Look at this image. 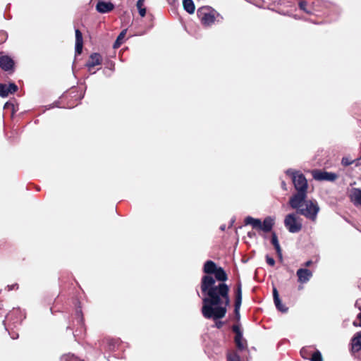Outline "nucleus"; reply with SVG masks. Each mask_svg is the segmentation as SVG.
<instances>
[{
    "label": "nucleus",
    "mask_w": 361,
    "mask_h": 361,
    "mask_svg": "<svg viewBox=\"0 0 361 361\" xmlns=\"http://www.w3.org/2000/svg\"><path fill=\"white\" fill-rule=\"evenodd\" d=\"M219 267L212 260L207 261L203 271L207 275L202 278L201 290L206 295L202 299V313L206 319L217 320L225 317L226 308L229 305V288L224 283L215 285V279L209 276L213 274Z\"/></svg>",
    "instance_id": "nucleus-1"
},
{
    "label": "nucleus",
    "mask_w": 361,
    "mask_h": 361,
    "mask_svg": "<svg viewBox=\"0 0 361 361\" xmlns=\"http://www.w3.org/2000/svg\"><path fill=\"white\" fill-rule=\"evenodd\" d=\"M286 173L291 177L294 188L297 191L290 198L289 204L292 208L298 207L299 203L303 202L307 198L308 187L307 179L302 173L292 169L286 170Z\"/></svg>",
    "instance_id": "nucleus-2"
},
{
    "label": "nucleus",
    "mask_w": 361,
    "mask_h": 361,
    "mask_svg": "<svg viewBox=\"0 0 361 361\" xmlns=\"http://www.w3.org/2000/svg\"><path fill=\"white\" fill-rule=\"evenodd\" d=\"M297 209V213L304 216L306 219L315 222L317 214L320 210L319 206L316 200L306 199L303 202L299 203V207L293 208Z\"/></svg>",
    "instance_id": "nucleus-3"
},
{
    "label": "nucleus",
    "mask_w": 361,
    "mask_h": 361,
    "mask_svg": "<svg viewBox=\"0 0 361 361\" xmlns=\"http://www.w3.org/2000/svg\"><path fill=\"white\" fill-rule=\"evenodd\" d=\"M197 15L201 23L205 27L212 26L220 14L209 6H202L197 11Z\"/></svg>",
    "instance_id": "nucleus-4"
},
{
    "label": "nucleus",
    "mask_w": 361,
    "mask_h": 361,
    "mask_svg": "<svg viewBox=\"0 0 361 361\" xmlns=\"http://www.w3.org/2000/svg\"><path fill=\"white\" fill-rule=\"evenodd\" d=\"M284 225L290 233H298L302 227L301 221L295 214H288L284 219Z\"/></svg>",
    "instance_id": "nucleus-5"
},
{
    "label": "nucleus",
    "mask_w": 361,
    "mask_h": 361,
    "mask_svg": "<svg viewBox=\"0 0 361 361\" xmlns=\"http://www.w3.org/2000/svg\"><path fill=\"white\" fill-rule=\"evenodd\" d=\"M312 175L314 180L319 181L327 180L330 182H334L338 178V175L336 174L335 173L328 172L319 169L313 170L312 171Z\"/></svg>",
    "instance_id": "nucleus-6"
},
{
    "label": "nucleus",
    "mask_w": 361,
    "mask_h": 361,
    "mask_svg": "<svg viewBox=\"0 0 361 361\" xmlns=\"http://www.w3.org/2000/svg\"><path fill=\"white\" fill-rule=\"evenodd\" d=\"M114 5L110 1H105L102 0L98 1L96 5V10L100 13H107L113 11Z\"/></svg>",
    "instance_id": "nucleus-7"
},
{
    "label": "nucleus",
    "mask_w": 361,
    "mask_h": 361,
    "mask_svg": "<svg viewBox=\"0 0 361 361\" xmlns=\"http://www.w3.org/2000/svg\"><path fill=\"white\" fill-rule=\"evenodd\" d=\"M102 62V56L99 53H92L89 57V60L86 63V66L89 71L95 66L100 65Z\"/></svg>",
    "instance_id": "nucleus-8"
},
{
    "label": "nucleus",
    "mask_w": 361,
    "mask_h": 361,
    "mask_svg": "<svg viewBox=\"0 0 361 361\" xmlns=\"http://www.w3.org/2000/svg\"><path fill=\"white\" fill-rule=\"evenodd\" d=\"M296 274L298 278V282L300 283H306L312 276V272L310 270L303 268L299 269Z\"/></svg>",
    "instance_id": "nucleus-9"
},
{
    "label": "nucleus",
    "mask_w": 361,
    "mask_h": 361,
    "mask_svg": "<svg viewBox=\"0 0 361 361\" xmlns=\"http://www.w3.org/2000/svg\"><path fill=\"white\" fill-rule=\"evenodd\" d=\"M275 224V218L271 216H267L264 219L263 221H261V228L259 231L264 233H269L271 231Z\"/></svg>",
    "instance_id": "nucleus-10"
},
{
    "label": "nucleus",
    "mask_w": 361,
    "mask_h": 361,
    "mask_svg": "<svg viewBox=\"0 0 361 361\" xmlns=\"http://www.w3.org/2000/svg\"><path fill=\"white\" fill-rule=\"evenodd\" d=\"M14 66L13 61L8 56L0 55V67L5 71L13 69Z\"/></svg>",
    "instance_id": "nucleus-11"
},
{
    "label": "nucleus",
    "mask_w": 361,
    "mask_h": 361,
    "mask_svg": "<svg viewBox=\"0 0 361 361\" xmlns=\"http://www.w3.org/2000/svg\"><path fill=\"white\" fill-rule=\"evenodd\" d=\"M273 298L276 309L281 312H286L288 311V307H286V305H283L280 300L279 292L276 287L273 288Z\"/></svg>",
    "instance_id": "nucleus-12"
},
{
    "label": "nucleus",
    "mask_w": 361,
    "mask_h": 361,
    "mask_svg": "<svg viewBox=\"0 0 361 361\" xmlns=\"http://www.w3.org/2000/svg\"><path fill=\"white\" fill-rule=\"evenodd\" d=\"M242 303V290H241V285L239 283L237 287L236 290V295H235V308L234 312L235 314V316L239 318L240 317V308Z\"/></svg>",
    "instance_id": "nucleus-13"
},
{
    "label": "nucleus",
    "mask_w": 361,
    "mask_h": 361,
    "mask_svg": "<svg viewBox=\"0 0 361 361\" xmlns=\"http://www.w3.org/2000/svg\"><path fill=\"white\" fill-rule=\"evenodd\" d=\"M350 199L355 206H361V189L353 188Z\"/></svg>",
    "instance_id": "nucleus-14"
},
{
    "label": "nucleus",
    "mask_w": 361,
    "mask_h": 361,
    "mask_svg": "<svg viewBox=\"0 0 361 361\" xmlns=\"http://www.w3.org/2000/svg\"><path fill=\"white\" fill-rule=\"evenodd\" d=\"M352 351L355 353L361 350V331L356 333L351 340Z\"/></svg>",
    "instance_id": "nucleus-15"
},
{
    "label": "nucleus",
    "mask_w": 361,
    "mask_h": 361,
    "mask_svg": "<svg viewBox=\"0 0 361 361\" xmlns=\"http://www.w3.org/2000/svg\"><path fill=\"white\" fill-rule=\"evenodd\" d=\"M83 40L82 32L78 30H75V54H80L82 50Z\"/></svg>",
    "instance_id": "nucleus-16"
},
{
    "label": "nucleus",
    "mask_w": 361,
    "mask_h": 361,
    "mask_svg": "<svg viewBox=\"0 0 361 361\" xmlns=\"http://www.w3.org/2000/svg\"><path fill=\"white\" fill-rule=\"evenodd\" d=\"M245 225H250L254 229L259 230L261 228V219H255L252 216H247L244 220Z\"/></svg>",
    "instance_id": "nucleus-17"
},
{
    "label": "nucleus",
    "mask_w": 361,
    "mask_h": 361,
    "mask_svg": "<svg viewBox=\"0 0 361 361\" xmlns=\"http://www.w3.org/2000/svg\"><path fill=\"white\" fill-rule=\"evenodd\" d=\"M235 343L237 348L240 350H243L247 348V342L243 338V333H238V335H235Z\"/></svg>",
    "instance_id": "nucleus-18"
},
{
    "label": "nucleus",
    "mask_w": 361,
    "mask_h": 361,
    "mask_svg": "<svg viewBox=\"0 0 361 361\" xmlns=\"http://www.w3.org/2000/svg\"><path fill=\"white\" fill-rule=\"evenodd\" d=\"M213 274L215 279L221 282H224L228 279L227 274L222 267H219Z\"/></svg>",
    "instance_id": "nucleus-19"
},
{
    "label": "nucleus",
    "mask_w": 361,
    "mask_h": 361,
    "mask_svg": "<svg viewBox=\"0 0 361 361\" xmlns=\"http://www.w3.org/2000/svg\"><path fill=\"white\" fill-rule=\"evenodd\" d=\"M183 8L190 14H192L195 12V6L192 0H183Z\"/></svg>",
    "instance_id": "nucleus-20"
},
{
    "label": "nucleus",
    "mask_w": 361,
    "mask_h": 361,
    "mask_svg": "<svg viewBox=\"0 0 361 361\" xmlns=\"http://www.w3.org/2000/svg\"><path fill=\"white\" fill-rule=\"evenodd\" d=\"M15 314L16 316H19V318L14 319L13 321V325L14 327H16V324L17 323H20L21 321L23 320V315L21 314V312L20 310H14L13 313L11 314H8V316L6 317V319L7 320H11L12 319V316Z\"/></svg>",
    "instance_id": "nucleus-21"
},
{
    "label": "nucleus",
    "mask_w": 361,
    "mask_h": 361,
    "mask_svg": "<svg viewBox=\"0 0 361 361\" xmlns=\"http://www.w3.org/2000/svg\"><path fill=\"white\" fill-rule=\"evenodd\" d=\"M271 243L274 245L277 254L281 257V249L278 240L277 235L275 233H273L271 235Z\"/></svg>",
    "instance_id": "nucleus-22"
},
{
    "label": "nucleus",
    "mask_w": 361,
    "mask_h": 361,
    "mask_svg": "<svg viewBox=\"0 0 361 361\" xmlns=\"http://www.w3.org/2000/svg\"><path fill=\"white\" fill-rule=\"evenodd\" d=\"M145 0H137L136 6L141 17L146 15V8L144 7Z\"/></svg>",
    "instance_id": "nucleus-23"
},
{
    "label": "nucleus",
    "mask_w": 361,
    "mask_h": 361,
    "mask_svg": "<svg viewBox=\"0 0 361 361\" xmlns=\"http://www.w3.org/2000/svg\"><path fill=\"white\" fill-rule=\"evenodd\" d=\"M126 34V30H124L118 35L116 40L115 41V42L114 44V48L116 49L121 46V44L123 43V39L125 37Z\"/></svg>",
    "instance_id": "nucleus-24"
},
{
    "label": "nucleus",
    "mask_w": 361,
    "mask_h": 361,
    "mask_svg": "<svg viewBox=\"0 0 361 361\" xmlns=\"http://www.w3.org/2000/svg\"><path fill=\"white\" fill-rule=\"evenodd\" d=\"M61 361H82L78 357H75L73 354L68 353L63 355L61 358Z\"/></svg>",
    "instance_id": "nucleus-25"
},
{
    "label": "nucleus",
    "mask_w": 361,
    "mask_h": 361,
    "mask_svg": "<svg viewBox=\"0 0 361 361\" xmlns=\"http://www.w3.org/2000/svg\"><path fill=\"white\" fill-rule=\"evenodd\" d=\"M8 95V87L6 84L0 83V96L1 97H6Z\"/></svg>",
    "instance_id": "nucleus-26"
},
{
    "label": "nucleus",
    "mask_w": 361,
    "mask_h": 361,
    "mask_svg": "<svg viewBox=\"0 0 361 361\" xmlns=\"http://www.w3.org/2000/svg\"><path fill=\"white\" fill-rule=\"evenodd\" d=\"M310 360L311 361H323L321 353L319 350H317L316 352H314L312 354V357L310 358Z\"/></svg>",
    "instance_id": "nucleus-27"
},
{
    "label": "nucleus",
    "mask_w": 361,
    "mask_h": 361,
    "mask_svg": "<svg viewBox=\"0 0 361 361\" xmlns=\"http://www.w3.org/2000/svg\"><path fill=\"white\" fill-rule=\"evenodd\" d=\"M75 317H76L78 324L82 325L83 324V317H82V314L81 310L78 309L76 310Z\"/></svg>",
    "instance_id": "nucleus-28"
},
{
    "label": "nucleus",
    "mask_w": 361,
    "mask_h": 361,
    "mask_svg": "<svg viewBox=\"0 0 361 361\" xmlns=\"http://www.w3.org/2000/svg\"><path fill=\"white\" fill-rule=\"evenodd\" d=\"M354 162H355V160H352L348 157H344L341 159V164L344 166H348L353 164Z\"/></svg>",
    "instance_id": "nucleus-29"
},
{
    "label": "nucleus",
    "mask_w": 361,
    "mask_h": 361,
    "mask_svg": "<svg viewBox=\"0 0 361 361\" xmlns=\"http://www.w3.org/2000/svg\"><path fill=\"white\" fill-rule=\"evenodd\" d=\"M307 4V3L306 1H300L299 2V8L305 13H310L311 12L306 8Z\"/></svg>",
    "instance_id": "nucleus-30"
},
{
    "label": "nucleus",
    "mask_w": 361,
    "mask_h": 361,
    "mask_svg": "<svg viewBox=\"0 0 361 361\" xmlns=\"http://www.w3.org/2000/svg\"><path fill=\"white\" fill-rule=\"evenodd\" d=\"M8 87V93H14L18 90V86L14 83H9Z\"/></svg>",
    "instance_id": "nucleus-31"
},
{
    "label": "nucleus",
    "mask_w": 361,
    "mask_h": 361,
    "mask_svg": "<svg viewBox=\"0 0 361 361\" xmlns=\"http://www.w3.org/2000/svg\"><path fill=\"white\" fill-rule=\"evenodd\" d=\"M106 341L109 344V349L110 350H114L117 341L114 339H110V338L106 339Z\"/></svg>",
    "instance_id": "nucleus-32"
},
{
    "label": "nucleus",
    "mask_w": 361,
    "mask_h": 361,
    "mask_svg": "<svg viewBox=\"0 0 361 361\" xmlns=\"http://www.w3.org/2000/svg\"><path fill=\"white\" fill-rule=\"evenodd\" d=\"M228 361H240V357L237 354L228 355Z\"/></svg>",
    "instance_id": "nucleus-33"
},
{
    "label": "nucleus",
    "mask_w": 361,
    "mask_h": 361,
    "mask_svg": "<svg viewBox=\"0 0 361 361\" xmlns=\"http://www.w3.org/2000/svg\"><path fill=\"white\" fill-rule=\"evenodd\" d=\"M266 261H267V264L271 267L274 266V264H275L274 259L269 257V255L266 256Z\"/></svg>",
    "instance_id": "nucleus-34"
},
{
    "label": "nucleus",
    "mask_w": 361,
    "mask_h": 361,
    "mask_svg": "<svg viewBox=\"0 0 361 361\" xmlns=\"http://www.w3.org/2000/svg\"><path fill=\"white\" fill-rule=\"evenodd\" d=\"M300 354L302 355V357L305 359H308V353H307V349L306 348H302L301 350H300Z\"/></svg>",
    "instance_id": "nucleus-35"
},
{
    "label": "nucleus",
    "mask_w": 361,
    "mask_h": 361,
    "mask_svg": "<svg viewBox=\"0 0 361 361\" xmlns=\"http://www.w3.org/2000/svg\"><path fill=\"white\" fill-rule=\"evenodd\" d=\"M357 318L359 319L360 322L357 323L356 321H354L353 324L355 326L361 327V312L357 314Z\"/></svg>",
    "instance_id": "nucleus-36"
},
{
    "label": "nucleus",
    "mask_w": 361,
    "mask_h": 361,
    "mask_svg": "<svg viewBox=\"0 0 361 361\" xmlns=\"http://www.w3.org/2000/svg\"><path fill=\"white\" fill-rule=\"evenodd\" d=\"M233 331L235 333V335H238V333H242V331H240L239 326H237V325H234L233 326Z\"/></svg>",
    "instance_id": "nucleus-37"
},
{
    "label": "nucleus",
    "mask_w": 361,
    "mask_h": 361,
    "mask_svg": "<svg viewBox=\"0 0 361 361\" xmlns=\"http://www.w3.org/2000/svg\"><path fill=\"white\" fill-rule=\"evenodd\" d=\"M18 288V286L17 283H15V284H13L11 286H8V290H13L15 288Z\"/></svg>",
    "instance_id": "nucleus-38"
},
{
    "label": "nucleus",
    "mask_w": 361,
    "mask_h": 361,
    "mask_svg": "<svg viewBox=\"0 0 361 361\" xmlns=\"http://www.w3.org/2000/svg\"><path fill=\"white\" fill-rule=\"evenodd\" d=\"M9 334L11 335V338H13V339H16L18 338V334L16 332H13V333L9 332Z\"/></svg>",
    "instance_id": "nucleus-39"
},
{
    "label": "nucleus",
    "mask_w": 361,
    "mask_h": 361,
    "mask_svg": "<svg viewBox=\"0 0 361 361\" xmlns=\"http://www.w3.org/2000/svg\"><path fill=\"white\" fill-rule=\"evenodd\" d=\"M223 325V322H221V321H218L216 322L215 324V326L218 328V329H220Z\"/></svg>",
    "instance_id": "nucleus-40"
},
{
    "label": "nucleus",
    "mask_w": 361,
    "mask_h": 361,
    "mask_svg": "<svg viewBox=\"0 0 361 361\" xmlns=\"http://www.w3.org/2000/svg\"><path fill=\"white\" fill-rule=\"evenodd\" d=\"M312 262L311 260H308L305 263V267H310L312 264Z\"/></svg>",
    "instance_id": "nucleus-41"
},
{
    "label": "nucleus",
    "mask_w": 361,
    "mask_h": 361,
    "mask_svg": "<svg viewBox=\"0 0 361 361\" xmlns=\"http://www.w3.org/2000/svg\"><path fill=\"white\" fill-rule=\"evenodd\" d=\"M13 106V104H11V103H9V102H6V103L5 104L4 108H9V106Z\"/></svg>",
    "instance_id": "nucleus-42"
},
{
    "label": "nucleus",
    "mask_w": 361,
    "mask_h": 361,
    "mask_svg": "<svg viewBox=\"0 0 361 361\" xmlns=\"http://www.w3.org/2000/svg\"><path fill=\"white\" fill-rule=\"evenodd\" d=\"M355 162H354V163L355 164V166H358L360 165V163H359L360 159H355Z\"/></svg>",
    "instance_id": "nucleus-43"
},
{
    "label": "nucleus",
    "mask_w": 361,
    "mask_h": 361,
    "mask_svg": "<svg viewBox=\"0 0 361 361\" xmlns=\"http://www.w3.org/2000/svg\"><path fill=\"white\" fill-rule=\"evenodd\" d=\"M282 188L284 189V190H286V184L285 183L284 181L282 182Z\"/></svg>",
    "instance_id": "nucleus-44"
},
{
    "label": "nucleus",
    "mask_w": 361,
    "mask_h": 361,
    "mask_svg": "<svg viewBox=\"0 0 361 361\" xmlns=\"http://www.w3.org/2000/svg\"><path fill=\"white\" fill-rule=\"evenodd\" d=\"M225 228H226V226H225V225H222V226H221V227H220V229H221V231H224V230H225Z\"/></svg>",
    "instance_id": "nucleus-45"
},
{
    "label": "nucleus",
    "mask_w": 361,
    "mask_h": 361,
    "mask_svg": "<svg viewBox=\"0 0 361 361\" xmlns=\"http://www.w3.org/2000/svg\"><path fill=\"white\" fill-rule=\"evenodd\" d=\"M176 1V0H169L170 4L174 3Z\"/></svg>",
    "instance_id": "nucleus-46"
},
{
    "label": "nucleus",
    "mask_w": 361,
    "mask_h": 361,
    "mask_svg": "<svg viewBox=\"0 0 361 361\" xmlns=\"http://www.w3.org/2000/svg\"><path fill=\"white\" fill-rule=\"evenodd\" d=\"M251 235H252V233H248V236H251Z\"/></svg>",
    "instance_id": "nucleus-47"
}]
</instances>
